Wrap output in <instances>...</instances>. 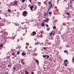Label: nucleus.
I'll list each match as a JSON object with an SVG mask.
<instances>
[{"label": "nucleus", "mask_w": 74, "mask_h": 74, "mask_svg": "<svg viewBox=\"0 0 74 74\" xmlns=\"http://www.w3.org/2000/svg\"><path fill=\"white\" fill-rule=\"evenodd\" d=\"M67 63H69V61H67Z\"/></svg>", "instance_id": "13d9d810"}, {"label": "nucleus", "mask_w": 74, "mask_h": 74, "mask_svg": "<svg viewBox=\"0 0 74 74\" xmlns=\"http://www.w3.org/2000/svg\"><path fill=\"white\" fill-rule=\"evenodd\" d=\"M15 66H17V68H18V66L16 65H15Z\"/></svg>", "instance_id": "c03bdc74"}, {"label": "nucleus", "mask_w": 74, "mask_h": 74, "mask_svg": "<svg viewBox=\"0 0 74 74\" xmlns=\"http://www.w3.org/2000/svg\"><path fill=\"white\" fill-rule=\"evenodd\" d=\"M28 51H30L29 50H28Z\"/></svg>", "instance_id": "e2e57ef3"}, {"label": "nucleus", "mask_w": 74, "mask_h": 74, "mask_svg": "<svg viewBox=\"0 0 74 74\" xmlns=\"http://www.w3.org/2000/svg\"><path fill=\"white\" fill-rule=\"evenodd\" d=\"M55 35V33H53V35Z\"/></svg>", "instance_id": "ea45409f"}, {"label": "nucleus", "mask_w": 74, "mask_h": 74, "mask_svg": "<svg viewBox=\"0 0 74 74\" xmlns=\"http://www.w3.org/2000/svg\"><path fill=\"white\" fill-rule=\"evenodd\" d=\"M0 47H3V45L2 44H1L0 45Z\"/></svg>", "instance_id": "a211bd4d"}, {"label": "nucleus", "mask_w": 74, "mask_h": 74, "mask_svg": "<svg viewBox=\"0 0 74 74\" xmlns=\"http://www.w3.org/2000/svg\"><path fill=\"white\" fill-rule=\"evenodd\" d=\"M46 26L47 27H48V25H47V24H46Z\"/></svg>", "instance_id": "72a5a7b5"}, {"label": "nucleus", "mask_w": 74, "mask_h": 74, "mask_svg": "<svg viewBox=\"0 0 74 74\" xmlns=\"http://www.w3.org/2000/svg\"><path fill=\"white\" fill-rule=\"evenodd\" d=\"M56 29V27H53V29Z\"/></svg>", "instance_id": "4be33fe9"}, {"label": "nucleus", "mask_w": 74, "mask_h": 74, "mask_svg": "<svg viewBox=\"0 0 74 74\" xmlns=\"http://www.w3.org/2000/svg\"><path fill=\"white\" fill-rule=\"evenodd\" d=\"M53 5H52V4H51V5H50V6L49 7L50 8H51Z\"/></svg>", "instance_id": "9b49d317"}, {"label": "nucleus", "mask_w": 74, "mask_h": 74, "mask_svg": "<svg viewBox=\"0 0 74 74\" xmlns=\"http://www.w3.org/2000/svg\"><path fill=\"white\" fill-rule=\"evenodd\" d=\"M30 5H29V6H30Z\"/></svg>", "instance_id": "6e6d98bb"}, {"label": "nucleus", "mask_w": 74, "mask_h": 74, "mask_svg": "<svg viewBox=\"0 0 74 74\" xmlns=\"http://www.w3.org/2000/svg\"><path fill=\"white\" fill-rule=\"evenodd\" d=\"M41 25L42 26H43V27L45 26V24L43 23H42L41 24Z\"/></svg>", "instance_id": "9d476101"}, {"label": "nucleus", "mask_w": 74, "mask_h": 74, "mask_svg": "<svg viewBox=\"0 0 74 74\" xmlns=\"http://www.w3.org/2000/svg\"><path fill=\"white\" fill-rule=\"evenodd\" d=\"M21 55L22 56H25V55H26V53L25 52H23L22 53Z\"/></svg>", "instance_id": "423d86ee"}, {"label": "nucleus", "mask_w": 74, "mask_h": 74, "mask_svg": "<svg viewBox=\"0 0 74 74\" xmlns=\"http://www.w3.org/2000/svg\"><path fill=\"white\" fill-rule=\"evenodd\" d=\"M28 47L26 46V47H25V48H26V49H27V48H28Z\"/></svg>", "instance_id": "e433bc0d"}, {"label": "nucleus", "mask_w": 74, "mask_h": 74, "mask_svg": "<svg viewBox=\"0 0 74 74\" xmlns=\"http://www.w3.org/2000/svg\"><path fill=\"white\" fill-rule=\"evenodd\" d=\"M73 21H74V19L73 20Z\"/></svg>", "instance_id": "774afa93"}, {"label": "nucleus", "mask_w": 74, "mask_h": 74, "mask_svg": "<svg viewBox=\"0 0 74 74\" xmlns=\"http://www.w3.org/2000/svg\"><path fill=\"white\" fill-rule=\"evenodd\" d=\"M66 53H69V52H68V51H67Z\"/></svg>", "instance_id": "49530a36"}, {"label": "nucleus", "mask_w": 74, "mask_h": 74, "mask_svg": "<svg viewBox=\"0 0 74 74\" xmlns=\"http://www.w3.org/2000/svg\"><path fill=\"white\" fill-rule=\"evenodd\" d=\"M30 8L31 11H34V10H33V8H34V6H33V5H32L30 7Z\"/></svg>", "instance_id": "20e7f679"}, {"label": "nucleus", "mask_w": 74, "mask_h": 74, "mask_svg": "<svg viewBox=\"0 0 74 74\" xmlns=\"http://www.w3.org/2000/svg\"><path fill=\"white\" fill-rule=\"evenodd\" d=\"M14 11H16V10L15 9L14 10Z\"/></svg>", "instance_id": "864d4df0"}, {"label": "nucleus", "mask_w": 74, "mask_h": 74, "mask_svg": "<svg viewBox=\"0 0 74 74\" xmlns=\"http://www.w3.org/2000/svg\"><path fill=\"white\" fill-rule=\"evenodd\" d=\"M1 2H0V4H1Z\"/></svg>", "instance_id": "4d7b16f0"}, {"label": "nucleus", "mask_w": 74, "mask_h": 74, "mask_svg": "<svg viewBox=\"0 0 74 74\" xmlns=\"http://www.w3.org/2000/svg\"><path fill=\"white\" fill-rule=\"evenodd\" d=\"M12 55H13V56H14L15 55V53L14 52H13L12 53Z\"/></svg>", "instance_id": "2eb2a0df"}, {"label": "nucleus", "mask_w": 74, "mask_h": 74, "mask_svg": "<svg viewBox=\"0 0 74 74\" xmlns=\"http://www.w3.org/2000/svg\"><path fill=\"white\" fill-rule=\"evenodd\" d=\"M38 4H41V3L40 2H38Z\"/></svg>", "instance_id": "473e14b6"}, {"label": "nucleus", "mask_w": 74, "mask_h": 74, "mask_svg": "<svg viewBox=\"0 0 74 74\" xmlns=\"http://www.w3.org/2000/svg\"><path fill=\"white\" fill-rule=\"evenodd\" d=\"M59 0H58L57 1V2H59Z\"/></svg>", "instance_id": "de8ad7c7"}, {"label": "nucleus", "mask_w": 74, "mask_h": 74, "mask_svg": "<svg viewBox=\"0 0 74 74\" xmlns=\"http://www.w3.org/2000/svg\"><path fill=\"white\" fill-rule=\"evenodd\" d=\"M67 51H64V53H66V52H67Z\"/></svg>", "instance_id": "c756f323"}, {"label": "nucleus", "mask_w": 74, "mask_h": 74, "mask_svg": "<svg viewBox=\"0 0 74 74\" xmlns=\"http://www.w3.org/2000/svg\"><path fill=\"white\" fill-rule=\"evenodd\" d=\"M25 1V0H22V3H23Z\"/></svg>", "instance_id": "bb28decb"}, {"label": "nucleus", "mask_w": 74, "mask_h": 74, "mask_svg": "<svg viewBox=\"0 0 74 74\" xmlns=\"http://www.w3.org/2000/svg\"><path fill=\"white\" fill-rule=\"evenodd\" d=\"M70 4H72V1L71 0L70 1Z\"/></svg>", "instance_id": "c85d7f7f"}, {"label": "nucleus", "mask_w": 74, "mask_h": 74, "mask_svg": "<svg viewBox=\"0 0 74 74\" xmlns=\"http://www.w3.org/2000/svg\"><path fill=\"white\" fill-rule=\"evenodd\" d=\"M72 6V5H70V7H71Z\"/></svg>", "instance_id": "3c124183"}, {"label": "nucleus", "mask_w": 74, "mask_h": 74, "mask_svg": "<svg viewBox=\"0 0 74 74\" xmlns=\"http://www.w3.org/2000/svg\"><path fill=\"white\" fill-rule=\"evenodd\" d=\"M40 33H41V34H42V31H41Z\"/></svg>", "instance_id": "37998d69"}, {"label": "nucleus", "mask_w": 74, "mask_h": 74, "mask_svg": "<svg viewBox=\"0 0 74 74\" xmlns=\"http://www.w3.org/2000/svg\"><path fill=\"white\" fill-rule=\"evenodd\" d=\"M69 9H70V8H69V7H68V10H69Z\"/></svg>", "instance_id": "79ce46f5"}, {"label": "nucleus", "mask_w": 74, "mask_h": 74, "mask_svg": "<svg viewBox=\"0 0 74 74\" xmlns=\"http://www.w3.org/2000/svg\"><path fill=\"white\" fill-rule=\"evenodd\" d=\"M64 1H66V0H64Z\"/></svg>", "instance_id": "bf43d9fd"}, {"label": "nucleus", "mask_w": 74, "mask_h": 74, "mask_svg": "<svg viewBox=\"0 0 74 74\" xmlns=\"http://www.w3.org/2000/svg\"><path fill=\"white\" fill-rule=\"evenodd\" d=\"M0 53H1L0 52Z\"/></svg>", "instance_id": "69168bd1"}, {"label": "nucleus", "mask_w": 74, "mask_h": 74, "mask_svg": "<svg viewBox=\"0 0 74 74\" xmlns=\"http://www.w3.org/2000/svg\"><path fill=\"white\" fill-rule=\"evenodd\" d=\"M36 61L38 65V64L39 63V62H38V60H36Z\"/></svg>", "instance_id": "4468645a"}, {"label": "nucleus", "mask_w": 74, "mask_h": 74, "mask_svg": "<svg viewBox=\"0 0 74 74\" xmlns=\"http://www.w3.org/2000/svg\"><path fill=\"white\" fill-rule=\"evenodd\" d=\"M72 60L73 62H74V57H73V59H72Z\"/></svg>", "instance_id": "6ab92c4d"}, {"label": "nucleus", "mask_w": 74, "mask_h": 74, "mask_svg": "<svg viewBox=\"0 0 74 74\" xmlns=\"http://www.w3.org/2000/svg\"><path fill=\"white\" fill-rule=\"evenodd\" d=\"M12 40H14V39H15V37H14V36H12Z\"/></svg>", "instance_id": "f8f14e48"}, {"label": "nucleus", "mask_w": 74, "mask_h": 74, "mask_svg": "<svg viewBox=\"0 0 74 74\" xmlns=\"http://www.w3.org/2000/svg\"><path fill=\"white\" fill-rule=\"evenodd\" d=\"M8 67H10V65H8Z\"/></svg>", "instance_id": "a18cd8bd"}, {"label": "nucleus", "mask_w": 74, "mask_h": 74, "mask_svg": "<svg viewBox=\"0 0 74 74\" xmlns=\"http://www.w3.org/2000/svg\"><path fill=\"white\" fill-rule=\"evenodd\" d=\"M64 64H65V66H67V63L66 62H65L64 63Z\"/></svg>", "instance_id": "aec40b11"}, {"label": "nucleus", "mask_w": 74, "mask_h": 74, "mask_svg": "<svg viewBox=\"0 0 74 74\" xmlns=\"http://www.w3.org/2000/svg\"><path fill=\"white\" fill-rule=\"evenodd\" d=\"M19 53H20V52H19V51H18L17 52V54L18 55H19Z\"/></svg>", "instance_id": "b1692460"}, {"label": "nucleus", "mask_w": 74, "mask_h": 74, "mask_svg": "<svg viewBox=\"0 0 74 74\" xmlns=\"http://www.w3.org/2000/svg\"><path fill=\"white\" fill-rule=\"evenodd\" d=\"M64 62H65V63H66V62H67V60H65Z\"/></svg>", "instance_id": "a878e982"}, {"label": "nucleus", "mask_w": 74, "mask_h": 74, "mask_svg": "<svg viewBox=\"0 0 74 74\" xmlns=\"http://www.w3.org/2000/svg\"><path fill=\"white\" fill-rule=\"evenodd\" d=\"M11 11V10L10 9H8V12H10Z\"/></svg>", "instance_id": "412c9836"}, {"label": "nucleus", "mask_w": 74, "mask_h": 74, "mask_svg": "<svg viewBox=\"0 0 74 74\" xmlns=\"http://www.w3.org/2000/svg\"><path fill=\"white\" fill-rule=\"evenodd\" d=\"M67 15H70V13L69 12L66 13Z\"/></svg>", "instance_id": "7c9ffc66"}, {"label": "nucleus", "mask_w": 74, "mask_h": 74, "mask_svg": "<svg viewBox=\"0 0 74 74\" xmlns=\"http://www.w3.org/2000/svg\"><path fill=\"white\" fill-rule=\"evenodd\" d=\"M27 30H26V31H25V32L26 33L27 32Z\"/></svg>", "instance_id": "09e8293b"}, {"label": "nucleus", "mask_w": 74, "mask_h": 74, "mask_svg": "<svg viewBox=\"0 0 74 74\" xmlns=\"http://www.w3.org/2000/svg\"><path fill=\"white\" fill-rule=\"evenodd\" d=\"M54 33L53 31H52L51 33L50 34V36H52V35Z\"/></svg>", "instance_id": "0eeeda50"}, {"label": "nucleus", "mask_w": 74, "mask_h": 74, "mask_svg": "<svg viewBox=\"0 0 74 74\" xmlns=\"http://www.w3.org/2000/svg\"><path fill=\"white\" fill-rule=\"evenodd\" d=\"M45 22L47 23V21H49V18L47 17L46 18V19L45 20Z\"/></svg>", "instance_id": "39448f33"}, {"label": "nucleus", "mask_w": 74, "mask_h": 74, "mask_svg": "<svg viewBox=\"0 0 74 74\" xmlns=\"http://www.w3.org/2000/svg\"><path fill=\"white\" fill-rule=\"evenodd\" d=\"M32 34H33V35H36V32H32Z\"/></svg>", "instance_id": "6e6552de"}, {"label": "nucleus", "mask_w": 74, "mask_h": 74, "mask_svg": "<svg viewBox=\"0 0 74 74\" xmlns=\"http://www.w3.org/2000/svg\"><path fill=\"white\" fill-rule=\"evenodd\" d=\"M50 9H51V8H49L48 9L47 12H48V11H49V10H50Z\"/></svg>", "instance_id": "2f4dec72"}, {"label": "nucleus", "mask_w": 74, "mask_h": 74, "mask_svg": "<svg viewBox=\"0 0 74 74\" xmlns=\"http://www.w3.org/2000/svg\"><path fill=\"white\" fill-rule=\"evenodd\" d=\"M47 13H46V12L44 14V16H47Z\"/></svg>", "instance_id": "ddd939ff"}, {"label": "nucleus", "mask_w": 74, "mask_h": 74, "mask_svg": "<svg viewBox=\"0 0 74 74\" xmlns=\"http://www.w3.org/2000/svg\"><path fill=\"white\" fill-rule=\"evenodd\" d=\"M72 1H74V0H72Z\"/></svg>", "instance_id": "052dcab7"}, {"label": "nucleus", "mask_w": 74, "mask_h": 74, "mask_svg": "<svg viewBox=\"0 0 74 74\" xmlns=\"http://www.w3.org/2000/svg\"><path fill=\"white\" fill-rule=\"evenodd\" d=\"M43 48H44V50H46L47 49V48H46V47H44Z\"/></svg>", "instance_id": "cd10ccee"}, {"label": "nucleus", "mask_w": 74, "mask_h": 74, "mask_svg": "<svg viewBox=\"0 0 74 74\" xmlns=\"http://www.w3.org/2000/svg\"><path fill=\"white\" fill-rule=\"evenodd\" d=\"M49 15H51V14H52V12H50L49 13Z\"/></svg>", "instance_id": "5701e85b"}, {"label": "nucleus", "mask_w": 74, "mask_h": 74, "mask_svg": "<svg viewBox=\"0 0 74 74\" xmlns=\"http://www.w3.org/2000/svg\"><path fill=\"white\" fill-rule=\"evenodd\" d=\"M22 15L23 16H26L27 15V11H24L22 13Z\"/></svg>", "instance_id": "f257e3e1"}, {"label": "nucleus", "mask_w": 74, "mask_h": 74, "mask_svg": "<svg viewBox=\"0 0 74 74\" xmlns=\"http://www.w3.org/2000/svg\"><path fill=\"white\" fill-rule=\"evenodd\" d=\"M31 74H34V72H32L31 73Z\"/></svg>", "instance_id": "4c0bfd02"}, {"label": "nucleus", "mask_w": 74, "mask_h": 74, "mask_svg": "<svg viewBox=\"0 0 74 74\" xmlns=\"http://www.w3.org/2000/svg\"><path fill=\"white\" fill-rule=\"evenodd\" d=\"M51 3H52L51 1L49 2L48 4H49V5H50V4H51Z\"/></svg>", "instance_id": "dca6fc26"}, {"label": "nucleus", "mask_w": 74, "mask_h": 74, "mask_svg": "<svg viewBox=\"0 0 74 74\" xmlns=\"http://www.w3.org/2000/svg\"><path fill=\"white\" fill-rule=\"evenodd\" d=\"M23 62V59H22V60L21 61V63H22Z\"/></svg>", "instance_id": "c9c22d12"}, {"label": "nucleus", "mask_w": 74, "mask_h": 74, "mask_svg": "<svg viewBox=\"0 0 74 74\" xmlns=\"http://www.w3.org/2000/svg\"><path fill=\"white\" fill-rule=\"evenodd\" d=\"M18 40H19V39H18Z\"/></svg>", "instance_id": "338daca9"}, {"label": "nucleus", "mask_w": 74, "mask_h": 74, "mask_svg": "<svg viewBox=\"0 0 74 74\" xmlns=\"http://www.w3.org/2000/svg\"><path fill=\"white\" fill-rule=\"evenodd\" d=\"M25 73L26 74H29V72H28L27 71H25Z\"/></svg>", "instance_id": "f3484780"}, {"label": "nucleus", "mask_w": 74, "mask_h": 74, "mask_svg": "<svg viewBox=\"0 0 74 74\" xmlns=\"http://www.w3.org/2000/svg\"><path fill=\"white\" fill-rule=\"evenodd\" d=\"M50 30V29H47V30L48 31L49 30Z\"/></svg>", "instance_id": "58836bf2"}, {"label": "nucleus", "mask_w": 74, "mask_h": 74, "mask_svg": "<svg viewBox=\"0 0 74 74\" xmlns=\"http://www.w3.org/2000/svg\"><path fill=\"white\" fill-rule=\"evenodd\" d=\"M16 69V68H15V67H14L13 68V71H15Z\"/></svg>", "instance_id": "1a4fd4ad"}, {"label": "nucleus", "mask_w": 74, "mask_h": 74, "mask_svg": "<svg viewBox=\"0 0 74 74\" xmlns=\"http://www.w3.org/2000/svg\"><path fill=\"white\" fill-rule=\"evenodd\" d=\"M18 1L16 0H15L13 2V5H16L17 4H18Z\"/></svg>", "instance_id": "7ed1b4c3"}, {"label": "nucleus", "mask_w": 74, "mask_h": 74, "mask_svg": "<svg viewBox=\"0 0 74 74\" xmlns=\"http://www.w3.org/2000/svg\"><path fill=\"white\" fill-rule=\"evenodd\" d=\"M5 74H8V73H5Z\"/></svg>", "instance_id": "5fc2aeb1"}, {"label": "nucleus", "mask_w": 74, "mask_h": 74, "mask_svg": "<svg viewBox=\"0 0 74 74\" xmlns=\"http://www.w3.org/2000/svg\"><path fill=\"white\" fill-rule=\"evenodd\" d=\"M45 20H43V23H44V22H45Z\"/></svg>", "instance_id": "f704fd0d"}, {"label": "nucleus", "mask_w": 74, "mask_h": 74, "mask_svg": "<svg viewBox=\"0 0 74 74\" xmlns=\"http://www.w3.org/2000/svg\"><path fill=\"white\" fill-rule=\"evenodd\" d=\"M62 47H60V49H62Z\"/></svg>", "instance_id": "603ef678"}, {"label": "nucleus", "mask_w": 74, "mask_h": 74, "mask_svg": "<svg viewBox=\"0 0 74 74\" xmlns=\"http://www.w3.org/2000/svg\"><path fill=\"white\" fill-rule=\"evenodd\" d=\"M14 56V58H15V57H16V55Z\"/></svg>", "instance_id": "8fccbe9b"}, {"label": "nucleus", "mask_w": 74, "mask_h": 74, "mask_svg": "<svg viewBox=\"0 0 74 74\" xmlns=\"http://www.w3.org/2000/svg\"><path fill=\"white\" fill-rule=\"evenodd\" d=\"M34 45H38V43L36 42L34 44Z\"/></svg>", "instance_id": "393cba45"}, {"label": "nucleus", "mask_w": 74, "mask_h": 74, "mask_svg": "<svg viewBox=\"0 0 74 74\" xmlns=\"http://www.w3.org/2000/svg\"><path fill=\"white\" fill-rule=\"evenodd\" d=\"M29 2H31L32 1V0H29Z\"/></svg>", "instance_id": "a19ab883"}, {"label": "nucleus", "mask_w": 74, "mask_h": 74, "mask_svg": "<svg viewBox=\"0 0 74 74\" xmlns=\"http://www.w3.org/2000/svg\"><path fill=\"white\" fill-rule=\"evenodd\" d=\"M4 48H5V47H4Z\"/></svg>", "instance_id": "0e129e2a"}, {"label": "nucleus", "mask_w": 74, "mask_h": 74, "mask_svg": "<svg viewBox=\"0 0 74 74\" xmlns=\"http://www.w3.org/2000/svg\"><path fill=\"white\" fill-rule=\"evenodd\" d=\"M43 57L44 58H45L46 59H48L49 58V56L47 55H45L43 56Z\"/></svg>", "instance_id": "f03ea898"}, {"label": "nucleus", "mask_w": 74, "mask_h": 74, "mask_svg": "<svg viewBox=\"0 0 74 74\" xmlns=\"http://www.w3.org/2000/svg\"><path fill=\"white\" fill-rule=\"evenodd\" d=\"M21 24H23V23H21Z\"/></svg>", "instance_id": "680f3d73"}]
</instances>
